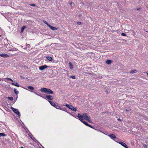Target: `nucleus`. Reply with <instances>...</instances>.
<instances>
[{
    "label": "nucleus",
    "instance_id": "obj_1",
    "mask_svg": "<svg viewBox=\"0 0 148 148\" xmlns=\"http://www.w3.org/2000/svg\"><path fill=\"white\" fill-rule=\"evenodd\" d=\"M40 91L42 92H44L48 94H52L53 93V91L51 90L46 88H41Z\"/></svg>",
    "mask_w": 148,
    "mask_h": 148
},
{
    "label": "nucleus",
    "instance_id": "obj_2",
    "mask_svg": "<svg viewBox=\"0 0 148 148\" xmlns=\"http://www.w3.org/2000/svg\"><path fill=\"white\" fill-rule=\"evenodd\" d=\"M64 106H66L68 108L73 111H77L76 108H74L71 105L66 104L65 105H64Z\"/></svg>",
    "mask_w": 148,
    "mask_h": 148
},
{
    "label": "nucleus",
    "instance_id": "obj_3",
    "mask_svg": "<svg viewBox=\"0 0 148 148\" xmlns=\"http://www.w3.org/2000/svg\"><path fill=\"white\" fill-rule=\"evenodd\" d=\"M11 109L18 116H20L21 115L20 113L19 112L18 110V109H15L12 107H11Z\"/></svg>",
    "mask_w": 148,
    "mask_h": 148
},
{
    "label": "nucleus",
    "instance_id": "obj_4",
    "mask_svg": "<svg viewBox=\"0 0 148 148\" xmlns=\"http://www.w3.org/2000/svg\"><path fill=\"white\" fill-rule=\"evenodd\" d=\"M116 142L119 143V144H121V145H122L125 148H128L126 144L123 142H118L117 141H116L115 140H114Z\"/></svg>",
    "mask_w": 148,
    "mask_h": 148
},
{
    "label": "nucleus",
    "instance_id": "obj_5",
    "mask_svg": "<svg viewBox=\"0 0 148 148\" xmlns=\"http://www.w3.org/2000/svg\"><path fill=\"white\" fill-rule=\"evenodd\" d=\"M87 115H88V114L87 113H84L82 114L81 115V116H80L81 118L82 119H81L80 120H83L84 119H85Z\"/></svg>",
    "mask_w": 148,
    "mask_h": 148
},
{
    "label": "nucleus",
    "instance_id": "obj_6",
    "mask_svg": "<svg viewBox=\"0 0 148 148\" xmlns=\"http://www.w3.org/2000/svg\"><path fill=\"white\" fill-rule=\"evenodd\" d=\"M80 121L82 122L86 126H88V127H89L91 128H94L93 127H92V126L91 125H90L88 124L86 122L84 121H83V120H80Z\"/></svg>",
    "mask_w": 148,
    "mask_h": 148
},
{
    "label": "nucleus",
    "instance_id": "obj_7",
    "mask_svg": "<svg viewBox=\"0 0 148 148\" xmlns=\"http://www.w3.org/2000/svg\"><path fill=\"white\" fill-rule=\"evenodd\" d=\"M48 67V66L46 65H44L42 66H41L39 67V69L41 71H43L45 69Z\"/></svg>",
    "mask_w": 148,
    "mask_h": 148
},
{
    "label": "nucleus",
    "instance_id": "obj_8",
    "mask_svg": "<svg viewBox=\"0 0 148 148\" xmlns=\"http://www.w3.org/2000/svg\"><path fill=\"white\" fill-rule=\"evenodd\" d=\"M0 56L3 58H8L9 57V55L5 53L0 54Z\"/></svg>",
    "mask_w": 148,
    "mask_h": 148
},
{
    "label": "nucleus",
    "instance_id": "obj_9",
    "mask_svg": "<svg viewBox=\"0 0 148 148\" xmlns=\"http://www.w3.org/2000/svg\"><path fill=\"white\" fill-rule=\"evenodd\" d=\"M46 98L48 99L52 100L53 99V97L52 96L49 95H46Z\"/></svg>",
    "mask_w": 148,
    "mask_h": 148
},
{
    "label": "nucleus",
    "instance_id": "obj_10",
    "mask_svg": "<svg viewBox=\"0 0 148 148\" xmlns=\"http://www.w3.org/2000/svg\"><path fill=\"white\" fill-rule=\"evenodd\" d=\"M87 121H88V122H89V123H91L92 122V120L91 119H90V116H89L87 115L86 118L85 119Z\"/></svg>",
    "mask_w": 148,
    "mask_h": 148
},
{
    "label": "nucleus",
    "instance_id": "obj_11",
    "mask_svg": "<svg viewBox=\"0 0 148 148\" xmlns=\"http://www.w3.org/2000/svg\"><path fill=\"white\" fill-rule=\"evenodd\" d=\"M108 136L112 139L116 138L114 134H111L108 135Z\"/></svg>",
    "mask_w": 148,
    "mask_h": 148
},
{
    "label": "nucleus",
    "instance_id": "obj_12",
    "mask_svg": "<svg viewBox=\"0 0 148 148\" xmlns=\"http://www.w3.org/2000/svg\"><path fill=\"white\" fill-rule=\"evenodd\" d=\"M12 85H14V86H16L17 87H19L20 86L19 85V84L16 82H12Z\"/></svg>",
    "mask_w": 148,
    "mask_h": 148
},
{
    "label": "nucleus",
    "instance_id": "obj_13",
    "mask_svg": "<svg viewBox=\"0 0 148 148\" xmlns=\"http://www.w3.org/2000/svg\"><path fill=\"white\" fill-rule=\"evenodd\" d=\"M48 27H49L51 29L53 30H55L57 29L56 27L52 26L50 25H49Z\"/></svg>",
    "mask_w": 148,
    "mask_h": 148
},
{
    "label": "nucleus",
    "instance_id": "obj_14",
    "mask_svg": "<svg viewBox=\"0 0 148 148\" xmlns=\"http://www.w3.org/2000/svg\"><path fill=\"white\" fill-rule=\"evenodd\" d=\"M48 101L49 102V103H50V104L53 106L55 107V106H56V104L53 101Z\"/></svg>",
    "mask_w": 148,
    "mask_h": 148
},
{
    "label": "nucleus",
    "instance_id": "obj_15",
    "mask_svg": "<svg viewBox=\"0 0 148 148\" xmlns=\"http://www.w3.org/2000/svg\"><path fill=\"white\" fill-rule=\"evenodd\" d=\"M29 136L30 138L35 142H37L39 143L38 140L35 139V138L33 137L32 135L31 136Z\"/></svg>",
    "mask_w": 148,
    "mask_h": 148
},
{
    "label": "nucleus",
    "instance_id": "obj_16",
    "mask_svg": "<svg viewBox=\"0 0 148 148\" xmlns=\"http://www.w3.org/2000/svg\"><path fill=\"white\" fill-rule=\"evenodd\" d=\"M34 93V94H35L36 95L38 96H39L41 97H42V98H45V97H43V96L42 95H41L39 94H38V93H37V92H32Z\"/></svg>",
    "mask_w": 148,
    "mask_h": 148
},
{
    "label": "nucleus",
    "instance_id": "obj_17",
    "mask_svg": "<svg viewBox=\"0 0 148 148\" xmlns=\"http://www.w3.org/2000/svg\"><path fill=\"white\" fill-rule=\"evenodd\" d=\"M69 65L70 69L71 70L73 69V65L71 62H70L69 63Z\"/></svg>",
    "mask_w": 148,
    "mask_h": 148
},
{
    "label": "nucleus",
    "instance_id": "obj_18",
    "mask_svg": "<svg viewBox=\"0 0 148 148\" xmlns=\"http://www.w3.org/2000/svg\"><path fill=\"white\" fill-rule=\"evenodd\" d=\"M47 59L49 61H51L52 60V58L50 56H47Z\"/></svg>",
    "mask_w": 148,
    "mask_h": 148
},
{
    "label": "nucleus",
    "instance_id": "obj_19",
    "mask_svg": "<svg viewBox=\"0 0 148 148\" xmlns=\"http://www.w3.org/2000/svg\"><path fill=\"white\" fill-rule=\"evenodd\" d=\"M14 92L15 93L16 95H17L18 94V91L16 89L14 88Z\"/></svg>",
    "mask_w": 148,
    "mask_h": 148
},
{
    "label": "nucleus",
    "instance_id": "obj_20",
    "mask_svg": "<svg viewBox=\"0 0 148 148\" xmlns=\"http://www.w3.org/2000/svg\"><path fill=\"white\" fill-rule=\"evenodd\" d=\"M6 134H5L3 133H0V136H1L5 137L6 136Z\"/></svg>",
    "mask_w": 148,
    "mask_h": 148
},
{
    "label": "nucleus",
    "instance_id": "obj_21",
    "mask_svg": "<svg viewBox=\"0 0 148 148\" xmlns=\"http://www.w3.org/2000/svg\"><path fill=\"white\" fill-rule=\"evenodd\" d=\"M111 62L112 61L110 60H108L106 62V63L108 64H110Z\"/></svg>",
    "mask_w": 148,
    "mask_h": 148
},
{
    "label": "nucleus",
    "instance_id": "obj_22",
    "mask_svg": "<svg viewBox=\"0 0 148 148\" xmlns=\"http://www.w3.org/2000/svg\"><path fill=\"white\" fill-rule=\"evenodd\" d=\"M27 88L28 89L32 90H33L34 89V87L32 86H28Z\"/></svg>",
    "mask_w": 148,
    "mask_h": 148
},
{
    "label": "nucleus",
    "instance_id": "obj_23",
    "mask_svg": "<svg viewBox=\"0 0 148 148\" xmlns=\"http://www.w3.org/2000/svg\"><path fill=\"white\" fill-rule=\"evenodd\" d=\"M55 107L57 109L60 110L61 108V107L59 106L58 105H56V106H55Z\"/></svg>",
    "mask_w": 148,
    "mask_h": 148
},
{
    "label": "nucleus",
    "instance_id": "obj_24",
    "mask_svg": "<svg viewBox=\"0 0 148 148\" xmlns=\"http://www.w3.org/2000/svg\"><path fill=\"white\" fill-rule=\"evenodd\" d=\"M137 71L136 70H132L130 72V73H134L136 72Z\"/></svg>",
    "mask_w": 148,
    "mask_h": 148
},
{
    "label": "nucleus",
    "instance_id": "obj_25",
    "mask_svg": "<svg viewBox=\"0 0 148 148\" xmlns=\"http://www.w3.org/2000/svg\"><path fill=\"white\" fill-rule=\"evenodd\" d=\"M80 116H81V115L79 113L78 114L77 116V117H78L79 118V119L80 120H81V119H82L81 118Z\"/></svg>",
    "mask_w": 148,
    "mask_h": 148
},
{
    "label": "nucleus",
    "instance_id": "obj_26",
    "mask_svg": "<svg viewBox=\"0 0 148 148\" xmlns=\"http://www.w3.org/2000/svg\"><path fill=\"white\" fill-rule=\"evenodd\" d=\"M125 110L127 112H129L131 111V109L129 108H127Z\"/></svg>",
    "mask_w": 148,
    "mask_h": 148
},
{
    "label": "nucleus",
    "instance_id": "obj_27",
    "mask_svg": "<svg viewBox=\"0 0 148 148\" xmlns=\"http://www.w3.org/2000/svg\"><path fill=\"white\" fill-rule=\"evenodd\" d=\"M25 26H23L22 27L21 29V32L22 33H23V32L24 29H25Z\"/></svg>",
    "mask_w": 148,
    "mask_h": 148
},
{
    "label": "nucleus",
    "instance_id": "obj_28",
    "mask_svg": "<svg viewBox=\"0 0 148 148\" xmlns=\"http://www.w3.org/2000/svg\"><path fill=\"white\" fill-rule=\"evenodd\" d=\"M43 22L46 24L48 26L49 25H50L45 21L43 20Z\"/></svg>",
    "mask_w": 148,
    "mask_h": 148
},
{
    "label": "nucleus",
    "instance_id": "obj_29",
    "mask_svg": "<svg viewBox=\"0 0 148 148\" xmlns=\"http://www.w3.org/2000/svg\"><path fill=\"white\" fill-rule=\"evenodd\" d=\"M60 110H63V111H66V109L65 108H63V107L62 108V107H61Z\"/></svg>",
    "mask_w": 148,
    "mask_h": 148
},
{
    "label": "nucleus",
    "instance_id": "obj_30",
    "mask_svg": "<svg viewBox=\"0 0 148 148\" xmlns=\"http://www.w3.org/2000/svg\"><path fill=\"white\" fill-rule=\"evenodd\" d=\"M8 98L11 101H13V99H14L12 97H8Z\"/></svg>",
    "mask_w": 148,
    "mask_h": 148
},
{
    "label": "nucleus",
    "instance_id": "obj_31",
    "mask_svg": "<svg viewBox=\"0 0 148 148\" xmlns=\"http://www.w3.org/2000/svg\"><path fill=\"white\" fill-rule=\"evenodd\" d=\"M70 77H71V78H72L73 79H75V76L74 75H72Z\"/></svg>",
    "mask_w": 148,
    "mask_h": 148
},
{
    "label": "nucleus",
    "instance_id": "obj_32",
    "mask_svg": "<svg viewBox=\"0 0 148 148\" xmlns=\"http://www.w3.org/2000/svg\"><path fill=\"white\" fill-rule=\"evenodd\" d=\"M6 79L12 82H13V80L11 79V78H6Z\"/></svg>",
    "mask_w": 148,
    "mask_h": 148
},
{
    "label": "nucleus",
    "instance_id": "obj_33",
    "mask_svg": "<svg viewBox=\"0 0 148 148\" xmlns=\"http://www.w3.org/2000/svg\"><path fill=\"white\" fill-rule=\"evenodd\" d=\"M121 35L123 36H126V35L125 34L123 33L121 34Z\"/></svg>",
    "mask_w": 148,
    "mask_h": 148
},
{
    "label": "nucleus",
    "instance_id": "obj_34",
    "mask_svg": "<svg viewBox=\"0 0 148 148\" xmlns=\"http://www.w3.org/2000/svg\"><path fill=\"white\" fill-rule=\"evenodd\" d=\"M30 5L31 6H36V5L34 4H33V3H32V4H30Z\"/></svg>",
    "mask_w": 148,
    "mask_h": 148
},
{
    "label": "nucleus",
    "instance_id": "obj_35",
    "mask_svg": "<svg viewBox=\"0 0 148 148\" xmlns=\"http://www.w3.org/2000/svg\"><path fill=\"white\" fill-rule=\"evenodd\" d=\"M77 24H78V25H80V24H81V22H77Z\"/></svg>",
    "mask_w": 148,
    "mask_h": 148
},
{
    "label": "nucleus",
    "instance_id": "obj_36",
    "mask_svg": "<svg viewBox=\"0 0 148 148\" xmlns=\"http://www.w3.org/2000/svg\"><path fill=\"white\" fill-rule=\"evenodd\" d=\"M118 120L119 121H121V119H118Z\"/></svg>",
    "mask_w": 148,
    "mask_h": 148
},
{
    "label": "nucleus",
    "instance_id": "obj_37",
    "mask_svg": "<svg viewBox=\"0 0 148 148\" xmlns=\"http://www.w3.org/2000/svg\"><path fill=\"white\" fill-rule=\"evenodd\" d=\"M144 146L146 147V148H147V145H144Z\"/></svg>",
    "mask_w": 148,
    "mask_h": 148
},
{
    "label": "nucleus",
    "instance_id": "obj_38",
    "mask_svg": "<svg viewBox=\"0 0 148 148\" xmlns=\"http://www.w3.org/2000/svg\"><path fill=\"white\" fill-rule=\"evenodd\" d=\"M70 4L71 5L72 4V3L71 2H70Z\"/></svg>",
    "mask_w": 148,
    "mask_h": 148
},
{
    "label": "nucleus",
    "instance_id": "obj_39",
    "mask_svg": "<svg viewBox=\"0 0 148 148\" xmlns=\"http://www.w3.org/2000/svg\"><path fill=\"white\" fill-rule=\"evenodd\" d=\"M146 73H147V75H148V72H146Z\"/></svg>",
    "mask_w": 148,
    "mask_h": 148
},
{
    "label": "nucleus",
    "instance_id": "obj_40",
    "mask_svg": "<svg viewBox=\"0 0 148 148\" xmlns=\"http://www.w3.org/2000/svg\"><path fill=\"white\" fill-rule=\"evenodd\" d=\"M21 148H24V147H21Z\"/></svg>",
    "mask_w": 148,
    "mask_h": 148
},
{
    "label": "nucleus",
    "instance_id": "obj_41",
    "mask_svg": "<svg viewBox=\"0 0 148 148\" xmlns=\"http://www.w3.org/2000/svg\"><path fill=\"white\" fill-rule=\"evenodd\" d=\"M137 10H139V8H138V9H137Z\"/></svg>",
    "mask_w": 148,
    "mask_h": 148
},
{
    "label": "nucleus",
    "instance_id": "obj_42",
    "mask_svg": "<svg viewBox=\"0 0 148 148\" xmlns=\"http://www.w3.org/2000/svg\"><path fill=\"white\" fill-rule=\"evenodd\" d=\"M137 138H136V139L137 140Z\"/></svg>",
    "mask_w": 148,
    "mask_h": 148
},
{
    "label": "nucleus",
    "instance_id": "obj_43",
    "mask_svg": "<svg viewBox=\"0 0 148 148\" xmlns=\"http://www.w3.org/2000/svg\"><path fill=\"white\" fill-rule=\"evenodd\" d=\"M40 143V145H41V144L40 143Z\"/></svg>",
    "mask_w": 148,
    "mask_h": 148
},
{
    "label": "nucleus",
    "instance_id": "obj_44",
    "mask_svg": "<svg viewBox=\"0 0 148 148\" xmlns=\"http://www.w3.org/2000/svg\"><path fill=\"white\" fill-rule=\"evenodd\" d=\"M0 36H1L0 35Z\"/></svg>",
    "mask_w": 148,
    "mask_h": 148
}]
</instances>
